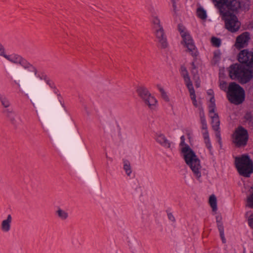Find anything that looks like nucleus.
Segmentation results:
<instances>
[{"instance_id":"obj_1","label":"nucleus","mask_w":253,"mask_h":253,"mask_svg":"<svg viewBox=\"0 0 253 253\" xmlns=\"http://www.w3.org/2000/svg\"><path fill=\"white\" fill-rule=\"evenodd\" d=\"M6 73L14 78V83L29 94L30 101L33 106L37 108H46L55 102L53 96L50 90L45 88L43 83L39 81L31 72L18 68L10 64L6 65Z\"/></svg>"},{"instance_id":"obj_2","label":"nucleus","mask_w":253,"mask_h":253,"mask_svg":"<svg viewBox=\"0 0 253 253\" xmlns=\"http://www.w3.org/2000/svg\"><path fill=\"white\" fill-rule=\"evenodd\" d=\"M253 60V51L248 49L241 50L237 55V60L240 64H232L230 66L229 76L232 80L237 79L244 84L249 82L253 78V67L250 61Z\"/></svg>"},{"instance_id":"obj_3","label":"nucleus","mask_w":253,"mask_h":253,"mask_svg":"<svg viewBox=\"0 0 253 253\" xmlns=\"http://www.w3.org/2000/svg\"><path fill=\"white\" fill-rule=\"evenodd\" d=\"M182 152L186 164L190 168L195 176L199 179L201 177L202 168L200 160L188 145L182 148Z\"/></svg>"},{"instance_id":"obj_4","label":"nucleus","mask_w":253,"mask_h":253,"mask_svg":"<svg viewBox=\"0 0 253 253\" xmlns=\"http://www.w3.org/2000/svg\"><path fill=\"white\" fill-rule=\"evenodd\" d=\"M235 165L241 175L249 177L253 172V162L248 155L235 157Z\"/></svg>"},{"instance_id":"obj_5","label":"nucleus","mask_w":253,"mask_h":253,"mask_svg":"<svg viewBox=\"0 0 253 253\" xmlns=\"http://www.w3.org/2000/svg\"><path fill=\"white\" fill-rule=\"evenodd\" d=\"M178 31L182 38L181 44H184L187 48V50L190 53L192 56H197L199 52L196 48L192 37L188 32H185V27L181 23L177 26Z\"/></svg>"},{"instance_id":"obj_6","label":"nucleus","mask_w":253,"mask_h":253,"mask_svg":"<svg viewBox=\"0 0 253 253\" xmlns=\"http://www.w3.org/2000/svg\"><path fill=\"white\" fill-rule=\"evenodd\" d=\"M218 8L220 14L236 13L241 8V2L240 0H219Z\"/></svg>"},{"instance_id":"obj_7","label":"nucleus","mask_w":253,"mask_h":253,"mask_svg":"<svg viewBox=\"0 0 253 253\" xmlns=\"http://www.w3.org/2000/svg\"><path fill=\"white\" fill-rule=\"evenodd\" d=\"M4 58L12 63L20 64L24 69H27L29 72H31V75L32 76L36 75L38 74L37 68L20 55L15 53L10 55L6 54V55L4 56Z\"/></svg>"},{"instance_id":"obj_8","label":"nucleus","mask_w":253,"mask_h":253,"mask_svg":"<svg viewBox=\"0 0 253 253\" xmlns=\"http://www.w3.org/2000/svg\"><path fill=\"white\" fill-rule=\"evenodd\" d=\"M225 22V28L229 32L234 33L237 32L241 25L237 16L234 13L229 14H220Z\"/></svg>"},{"instance_id":"obj_9","label":"nucleus","mask_w":253,"mask_h":253,"mask_svg":"<svg viewBox=\"0 0 253 253\" xmlns=\"http://www.w3.org/2000/svg\"><path fill=\"white\" fill-rule=\"evenodd\" d=\"M234 139V143L238 147L244 146L247 145L249 139L248 132L242 126H239L236 129Z\"/></svg>"},{"instance_id":"obj_10","label":"nucleus","mask_w":253,"mask_h":253,"mask_svg":"<svg viewBox=\"0 0 253 253\" xmlns=\"http://www.w3.org/2000/svg\"><path fill=\"white\" fill-rule=\"evenodd\" d=\"M52 89H53V92L55 94H56L58 96V100H57L56 98H55L54 96L51 93L54 97L55 102H54L53 103H52V105L48 108H38L39 110H50L52 109L53 111H67V108L65 106L64 101H62L60 98H62L61 95L60 93L59 92V90L56 88V85H55L54 87L51 88ZM50 92H51L50 91ZM51 93V92H50Z\"/></svg>"},{"instance_id":"obj_11","label":"nucleus","mask_w":253,"mask_h":253,"mask_svg":"<svg viewBox=\"0 0 253 253\" xmlns=\"http://www.w3.org/2000/svg\"><path fill=\"white\" fill-rule=\"evenodd\" d=\"M70 118L66 116L63 112H60L55 115V125L53 130L59 131L62 130L65 124L70 123Z\"/></svg>"},{"instance_id":"obj_12","label":"nucleus","mask_w":253,"mask_h":253,"mask_svg":"<svg viewBox=\"0 0 253 253\" xmlns=\"http://www.w3.org/2000/svg\"><path fill=\"white\" fill-rule=\"evenodd\" d=\"M250 39V33L244 32L237 37L234 45L238 50L241 51L242 48L248 45Z\"/></svg>"},{"instance_id":"obj_13","label":"nucleus","mask_w":253,"mask_h":253,"mask_svg":"<svg viewBox=\"0 0 253 253\" xmlns=\"http://www.w3.org/2000/svg\"><path fill=\"white\" fill-rule=\"evenodd\" d=\"M227 96L228 100L231 103L235 105H240L245 100V90L237 93H228Z\"/></svg>"},{"instance_id":"obj_14","label":"nucleus","mask_w":253,"mask_h":253,"mask_svg":"<svg viewBox=\"0 0 253 253\" xmlns=\"http://www.w3.org/2000/svg\"><path fill=\"white\" fill-rule=\"evenodd\" d=\"M155 139L162 147L170 149L171 142L167 138L164 134L161 133H156Z\"/></svg>"},{"instance_id":"obj_15","label":"nucleus","mask_w":253,"mask_h":253,"mask_svg":"<svg viewBox=\"0 0 253 253\" xmlns=\"http://www.w3.org/2000/svg\"><path fill=\"white\" fill-rule=\"evenodd\" d=\"M156 36L161 44L162 48H166L168 46V43L163 26H161L160 28L156 30Z\"/></svg>"},{"instance_id":"obj_16","label":"nucleus","mask_w":253,"mask_h":253,"mask_svg":"<svg viewBox=\"0 0 253 253\" xmlns=\"http://www.w3.org/2000/svg\"><path fill=\"white\" fill-rule=\"evenodd\" d=\"M157 87L160 91L161 93V95L162 98L167 102V109L169 110H174L177 109L174 106V103L173 102H170L169 96L167 94V93L165 91L164 89L162 87L161 85L160 84H158L157 85Z\"/></svg>"},{"instance_id":"obj_17","label":"nucleus","mask_w":253,"mask_h":253,"mask_svg":"<svg viewBox=\"0 0 253 253\" xmlns=\"http://www.w3.org/2000/svg\"><path fill=\"white\" fill-rule=\"evenodd\" d=\"M79 172L82 177L89 183H91L92 180L94 179V175L90 168L85 169L84 168H77Z\"/></svg>"},{"instance_id":"obj_18","label":"nucleus","mask_w":253,"mask_h":253,"mask_svg":"<svg viewBox=\"0 0 253 253\" xmlns=\"http://www.w3.org/2000/svg\"><path fill=\"white\" fill-rule=\"evenodd\" d=\"M209 116L211 119L212 127L214 130H219L220 121L218 115L215 112H209Z\"/></svg>"},{"instance_id":"obj_19","label":"nucleus","mask_w":253,"mask_h":253,"mask_svg":"<svg viewBox=\"0 0 253 253\" xmlns=\"http://www.w3.org/2000/svg\"><path fill=\"white\" fill-rule=\"evenodd\" d=\"M12 222V216L10 214H8L5 219L2 221L0 225V229L3 232H8L11 228V224Z\"/></svg>"},{"instance_id":"obj_20","label":"nucleus","mask_w":253,"mask_h":253,"mask_svg":"<svg viewBox=\"0 0 253 253\" xmlns=\"http://www.w3.org/2000/svg\"><path fill=\"white\" fill-rule=\"evenodd\" d=\"M221 220L222 217L218 215L216 216L217 227L219 232L220 237L221 239L222 243L225 244L226 241L224 236V226Z\"/></svg>"},{"instance_id":"obj_21","label":"nucleus","mask_w":253,"mask_h":253,"mask_svg":"<svg viewBox=\"0 0 253 253\" xmlns=\"http://www.w3.org/2000/svg\"><path fill=\"white\" fill-rule=\"evenodd\" d=\"M244 88L236 82H231L229 84L227 88L228 93H234L241 91L244 92Z\"/></svg>"},{"instance_id":"obj_22","label":"nucleus","mask_w":253,"mask_h":253,"mask_svg":"<svg viewBox=\"0 0 253 253\" xmlns=\"http://www.w3.org/2000/svg\"><path fill=\"white\" fill-rule=\"evenodd\" d=\"M136 92L139 96L142 98L144 101L149 96V95H151L147 88L144 86H138L136 89Z\"/></svg>"},{"instance_id":"obj_23","label":"nucleus","mask_w":253,"mask_h":253,"mask_svg":"<svg viewBox=\"0 0 253 253\" xmlns=\"http://www.w3.org/2000/svg\"><path fill=\"white\" fill-rule=\"evenodd\" d=\"M144 102L146 105L149 106V108L150 109H155L156 107V105L157 104V100L155 98V97L153 96H152L151 94L145 100Z\"/></svg>"},{"instance_id":"obj_24","label":"nucleus","mask_w":253,"mask_h":253,"mask_svg":"<svg viewBox=\"0 0 253 253\" xmlns=\"http://www.w3.org/2000/svg\"><path fill=\"white\" fill-rule=\"evenodd\" d=\"M6 116L13 125H16L21 121L20 118L16 116L15 112H6Z\"/></svg>"},{"instance_id":"obj_25","label":"nucleus","mask_w":253,"mask_h":253,"mask_svg":"<svg viewBox=\"0 0 253 253\" xmlns=\"http://www.w3.org/2000/svg\"><path fill=\"white\" fill-rule=\"evenodd\" d=\"M197 15L199 18L203 20H206L208 17L207 11L202 6L197 8Z\"/></svg>"},{"instance_id":"obj_26","label":"nucleus","mask_w":253,"mask_h":253,"mask_svg":"<svg viewBox=\"0 0 253 253\" xmlns=\"http://www.w3.org/2000/svg\"><path fill=\"white\" fill-rule=\"evenodd\" d=\"M185 78L183 79L185 84L189 90V93H194L195 92V90L193 85V84L192 81L190 80V76H188L187 75H186Z\"/></svg>"},{"instance_id":"obj_27","label":"nucleus","mask_w":253,"mask_h":253,"mask_svg":"<svg viewBox=\"0 0 253 253\" xmlns=\"http://www.w3.org/2000/svg\"><path fill=\"white\" fill-rule=\"evenodd\" d=\"M56 214L60 219L63 220H66L68 217V213L60 208H58L56 211Z\"/></svg>"},{"instance_id":"obj_28","label":"nucleus","mask_w":253,"mask_h":253,"mask_svg":"<svg viewBox=\"0 0 253 253\" xmlns=\"http://www.w3.org/2000/svg\"><path fill=\"white\" fill-rule=\"evenodd\" d=\"M209 203L212 210L213 211H216L217 210V200L216 198L214 195L210 196L209 199Z\"/></svg>"},{"instance_id":"obj_29","label":"nucleus","mask_w":253,"mask_h":253,"mask_svg":"<svg viewBox=\"0 0 253 253\" xmlns=\"http://www.w3.org/2000/svg\"><path fill=\"white\" fill-rule=\"evenodd\" d=\"M211 45L215 47H219L221 45V40L220 38L212 36L211 39Z\"/></svg>"},{"instance_id":"obj_30","label":"nucleus","mask_w":253,"mask_h":253,"mask_svg":"<svg viewBox=\"0 0 253 253\" xmlns=\"http://www.w3.org/2000/svg\"><path fill=\"white\" fill-rule=\"evenodd\" d=\"M123 163H124V169L125 170L126 174L128 176H129L132 172L130 163L127 160H124L123 161Z\"/></svg>"},{"instance_id":"obj_31","label":"nucleus","mask_w":253,"mask_h":253,"mask_svg":"<svg viewBox=\"0 0 253 253\" xmlns=\"http://www.w3.org/2000/svg\"><path fill=\"white\" fill-rule=\"evenodd\" d=\"M221 53L219 49L215 50L213 52V60L214 62V64H216L219 62L221 59Z\"/></svg>"},{"instance_id":"obj_32","label":"nucleus","mask_w":253,"mask_h":253,"mask_svg":"<svg viewBox=\"0 0 253 253\" xmlns=\"http://www.w3.org/2000/svg\"><path fill=\"white\" fill-rule=\"evenodd\" d=\"M244 118L245 121L248 122L249 125H253V116L251 112H247Z\"/></svg>"},{"instance_id":"obj_33","label":"nucleus","mask_w":253,"mask_h":253,"mask_svg":"<svg viewBox=\"0 0 253 253\" xmlns=\"http://www.w3.org/2000/svg\"><path fill=\"white\" fill-rule=\"evenodd\" d=\"M180 72L181 76L183 78V79L185 78L186 75H187L188 76H189L188 72L187 70V68L184 65H181L180 66Z\"/></svg>"},{"instance_id":"obj_34","label":"nucleus","mask_w":253,"mask_h":253,"mask_svg":"<svg viewBox=\"0 0 253 253\" xmlns=\"http://www.w3.org/2000/svg\"><path fill=\"white\" fill-rule=\"evenodd\" d=\"M35 76H37L38 78H39L41 80H46L48 78V76L45 74L44 72H41L39 73L38 75H36L34 76V78H35Z\"/></svg>"},{"instance_id":"obj_35","label":"nucleus","mask_w":253,"mask_h":253,"mask_svg":"<svg viewBox=\"0 0 253 253\" xmlns=\"http://www.w3.org/2000/svg\"><path fill=\"white\" fill-rule=\"evenodd\" d=\"M248 205L247 206L253 209V193L247 199Z\"/></svg>"},{"instance_id":"obj_36","label":"nucleus","mask_w":253,"mask_h":253,"mask_svg":"<svg viewBox=\"0 0 253 253\" xmlns=\"http://www.w3.org/2000/svg\"><path fill=\"white\" fill-rule=\"evenodd\" d=\"M0 101L2 105L5 107L6 108L9 106V102L8 100L5 97H2L1 96L0 97Z\"/></svg>"},{"instance_id":"obj_37","label":"nucleus","mask_w":253,"mask_h":253,"mask_svg":"<svg viewBox=\"0 0 253 253\" xmlns=\"http://www.w3.org/2000/svg\"><path fill=\"white\" fill-rule=\"evenodd\" d=\"M190 96H191V100H192V103L193 104V105L197 107V100H196V94H195V92H194V93H190Z\"/></svg>"},{"instance_id":"obj_38","label":"nucleus","mask_w":253,"mask_h":253,"mask_svg":"<svg viewBox=\"0 0 253 253\" xmlns=\"http://www.w3.org/2000/svg\"><path fill=\"white\" fill-rule=\"evenodd\" d=\"M204 141L206 144V147L208 148V149L211 151L212 149V146L211 145V141L210 139V138L204 139Z\"/></svg>"},{"instance_id":"obj_39","label":"nucleus","mask_w":253,"mask_h":253,"mask_svg":"<svg viewBox=\"0 0 253 253\" xmlns=\"http://www.w3.org/2000/svg\"><path fill=\"white\" fill-rule=\"evenodd\" d=\"M198 71L197 70H195V71L194 70L191 71V74L193 76V79L194 80H199V76L198 75Z\"/></svg>"},{"instance_id":"obj_40","label":"nucleus","mask_w":253,"mask_h":253,"mask_svg":"<svg viewBox=\"0 0 253 253\" xmlns=\"http://www.w3.org/2000/svg\"><path fill=\"white\" fill-rule=\"evenodd\" d=\"M44 81L51 88L55 87V84L51 80H50L49 77H48V78Z\"/></svg>"},{"instance_id":"obj_41","label":"nucleus","mask_w":253,"mask_h":253,"mask_svg":"<svg viewBox=\"0 0 253 253\" xmlns=\"http://www.w3.org/2000/svg\"><path fill=\"white\" fill-rule=\"evenodd\" d=\"M227 84L225 81H223L222 83L220 84V88L221 90L226 91L227 92Z\"/></svg>"},{"instance_id":"obj_42","label":"nucleus","mask_w":253,"mask_h":253,"mask_svg":"<svg viewBox=\"0 0 253 253\" xmlns=\"http://www.w3.org/2000/svg\"><path fill=\"white\" fill-rule=\"evenodd\" d=\"M215 102H210L208 105L209 111H214L215 109Z\"/></svg>"},{"instance_id":"obj_43","label":"nucleus","mask_w":253,"mask_h":253,"mask_svg":"<svg viewBox=\"0 0 253 253\" xmlns=\"http://www.w3.org/2000/svg\"><path fill=\"white\" fill-rule=\"evenodd\" d=\"M5 49L4 46L1 44V43L0 42V56H3L4 57L5 55H6V54L4 52Z\"/></svg>"},{"instance_id":"obj_44","label":"nucleus","mask_w":253,"mask_h":253,"mask_svg":"<svg viewBox=\"0 0 253 253\" xmlns=\"http://www.w3.org/2000/svg\"><path fill=\"white\" fill-rule=\"evenodd\" d=\"M153 23H154V24L155 25H157L158 26V27L159 28H160L161 26H162L161 24H160V19L157 17H156L154 18L153 20Z\"/></svg>"},{"instance_id":"obj_45","label":"nucleus","mask_w":253,"mask_h":253,"mask_svg":"<svg viewBox=\"0 0 253 253\" xmlns=\"http://www.w3.org/2000/svg\"><path fill=\"white\" fill-rule=\"evenodd\" d=\"M249 226L253 229V213L251 214L248 219Z\"/></svg>"},{"instance_id":"obj_46","label":"nucleus","mask_w":253,"mask_h":253,"mask_svg":"<svg viewBox=\"0 0 253 253\" xmlns=\"http://www.w3.org/2000/svg\"><path fill=\"white\" fill-rule=\"evenodd\" d=\"M194 57L193 61L192 62L191 65L192 66V70H197V66H196L195 62L197 60V56H193Z\"/></svg>"},{"instance_id":"obj_47","label":"nucleus","mask_w":253,"mask_h":253,"mask_svg":"<svg viewBox=\"0 0 253 253\" xmlns=\"http://www.w3.org/2000/svg\"><path fill=\"white\" fill-rule=\"evenodd\" d=\"M168 216L169 220H170V221H171L173 222H175V218L172 213L168 212Z\"/></svg>"},{"instance_id":"obj_48","label":"nucleus","mask_w":253,"mask_h":253,"mask_svg":"<svg viewBox=\"0 0 253 253\" xmlns=\"http://www.w3.org/2000/svg\"><path fill=\"white\" fill-rule=\"evenodd\" d=\"M200 117L201 120V123H203L206 122L205 116L204 113L203 112H201L200 113Z\"/></svg>"},{"instance_id":"obj_49","label":"nucleus","mask_w":253,"mask_h":253,"mask_svg":"<svg viewBox=\"0 0 253 253\" xmlns=\"http://www.w3.org/2000/svg\"><path fill=\"white\" fill-rule=\"evenodd\" d=\"M216 131V133L215 134V136H216V138L218 139V143L220 144H221V137L220 136L219 130H218V131Z\"/></svg>"},{"instance_id":"obj_50","label":"nucleus","mask_w":253,"mask_h":253,"mask_svg":"<svg viewBox=\"0 0 253 253\" xmlns=\"http://www.w3.org/2000/svg\"><path fill=\"white\" fill-rule=\"evenodd\" d=\"M172 4L173 10L174 13L176 12V0H171Z\"/></svg>"},{"instance_id":"obj_51","label":"nucleus","mask_w":253,"mask_h":253,"mask_svg":"<svg viewBox=\"0 0 253 253\" xmlns=\"http://www.w3.org/2000/svg\"><path fill=\"white\" fill-rule=\"evenodd\" d=\"M203 135L204 139L210 138L208 130H206L203 132Z\"/></svg>"},{"instance_id":"obj_52","label":"nucleus","mask_w":253,"mask_h":253,"mask_svg":"<svg viewBox=\"0 0 253 253\" xmlns=\"http://www.w3.org/2000/svg\"><path fill=\"white\" fill-rule=\"evenodd\" d=\"M201 124H202V129L203 130H204V131H205L206 130H208L207 125L206 122L201 123Z\"/></svg>"},{"instance_id":"obj_53","label":"nucleus","mask_w":253,"mask_h":253,"mask_svg":"<svg viewBox=\"0 0 253 253\" xmlns=\"http://www.w3.org/2000/svg\"><path fill=\"white\" fill-rule=\"evenodd\" d=\"M180 139H181L180 144L181 145H183L184 144H185V137L184 135H182L181 136Z\"/></svg>"},{"instance_id":"obj_54","label":"nucleus","mask_w":253,"mask_h":253,"mask_svg":"<svg viewBox=\"0 0 253 253\" xmlns=\"http://www.w3.org/2000/svg\"><path fill=\"white\" fill-rule=\"evenodd\" d=\"M208 94L212 96L214 95V92L212 89H209L208 92Z\"/></svg>"},{"instance_id":"obj_55","label":"nucleus","mask_w":253,"mask_h":253,"mask_svg":"<svg viewBox=\"0 0 253 253\" xmlns=\"http://www.w3.org/2000/svg\"><path fill=\"white\" fill-rule=\"evenodd\" d=\"M210 102H215L214 95L211 96V97L210 98Z\"/></svg>"},{"instance_id":"obj_56","label":"nucleus","mask_w":253,"mask_h":253,"mask_svg":"<svg viewBox=\"0 0 253 253\" xmlns=\"http://www.w3.org/2000/svg\"><path fill=\"white\" fill-rule=\"evenodd\" d=\"M196 81V84H195V85L197 87H199L200 86V83H197V81L198 80H195Z\"/></svg>"},{"instance_id":"obj_57","label":"nucleus","mask_w":253,"mask_h":253,"mask_svg":"<svg viewBox=\"0 0 253 253\" xmlns=\"http://www.w3.org/2000/svg\"><path fill=\"white\" fill-rule=\"evenodd\" d=\"M251 28H253V24H251Z\"/></svg>"},{"instance_id":"obj_58","label":"nucleus","mask_w":253,"mask_h":253,"mask_svg":"<svg viewBox=\"0 0 253 253\" xmlns=\"http://www.w3.org/2000/svg\"><path fill=\"white\" fill-rule=\"evenodd\" d=\"M84 154H85V152L84 150Z\"/></svg>"}]
</instances>
